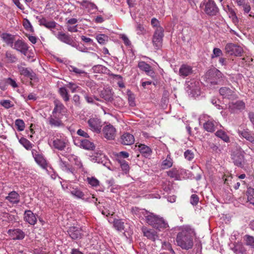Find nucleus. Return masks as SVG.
Segmentation results:
<instances>
[{"instance_id":"obj_19","label":"nucleus","mask_w":254,"mask_h":254,"mask_svg":"<svg viewBox=\"0 0 254 254\" xmlns=\"http://www.w3.org/2000/svg\"><path fill=\"white\" fill-rule=\"evenodd\" d=\"M239 134L243 137L245 138L247 140L252 143H254V133L249 131L248 129H244L242 131H239Z\"/></svg>"},{"instance_id":"obj_37","label":"nucleus","mask_w":254,"mask_h":254,"mask_svg":"<svg viewBox=\"0 0 254 254\" xmlns=\"http://www.w3.org/2000/svg\"><path fill=\"white\" fill-rule=\"evenodd\" d=\"M184 157L188 161H191L194 157V152L190 149H187L184 152Z\"/></svg>"},{"instance_id":"obj_17","label":"nucleus","mask_w":254,"mask_h":254,"mask_svg":"<svg viewBox=\"0 0 254 254\" xmlns=\"http://www.w3.org/2000/svg\"><path fill=\"white\" fill-rule=\"evenodd\" d=\"M18 68L21 75L29 77L31 80L36 78V74L32 70H30L27 68L21 66H18Z\"/></svg>"},{"instance_id":"obj_6","label":"nucleus","mask_w":254,"mask_h":254,"mask_svg":"<svg viewBox=\"0 0 254 254\" xmlns=\"http://www.w3.org/2000/svg\"><path fill=\"white\" fill-rule=\"evenodd\" d=\"M163 36L164 29L163 27H158L157 29H155L152 38V42L156 49H159L162 46Z\"/></svg>"},{"instance_id":"obj_45","label":"nucleus","mask_w":254,"mask_h":254,"mask_svg":"<svg viewBox=\"0 0 254 254\" xmlns=\"http://www.w3.org/2000/svg\"><path fill=\"white\" fill-rule=\"evenodd\" d=\"M227 6L228 8V12L230 14V17L232 18V19L233 21V22L234 23L238 22V18L233 9L229 7V5H227Z\"/></svg>"},{"instance_id":"obj_63","label":"nucleus","mask_w":254,"mask_h":254,"mask_svg":"<svg viewBox=\"0 0 254 254\" xmlns=\"http://www.w3.org/2000/svg\"><path fill=\"white\" fill-rule=\"evenodd\" d=\"M77 133L79 135L86 137V138H88L89 137V136L87 133H86V132H85L84 131H83V130H82L81 129H79L77 130Z\"/></svg>"},{"instance_id":"obj_35","label":"nucleus","mask_w":254,"mask_h":254,"mask_svg":"<svg viewBox=\"0 0 254 254\" xmlns=\"http://www.w3.org/2000/svg\"><path fill=\"white\" fill-rule=\"evenodd\" d=\"M186 173V170L183 169L176 170V180H181L182 179H184Z\"/></svg>"},{"instance_id":"obj_58","label":"nucleus","mask_w":254,"mask_h":254,"mask_svg":"<svg viewBox=\"0 0 254 254\" xmlns=\"http://www.w3.org/2000/svg\"><path fill=\"white\" fill-rule=\"evenodd\" d=\"M0 104L5 108L8 109L12 106L11 102L8 100H2L0 102Z\"/></svg>"},{"instance_id":"obj_57","label":"nucleus","mask_w":254,"mask_h":254,"mask_svg":"<svg viewBox=\"0 0 254 254\" xmlns=\"http://www.w3.org/2000/svg\"><path fill=\"white\" fill-rule=\"evenodd\" d=\"M60 166L63 170L69 172L71 171L69 168V164L68 163H66L65 162L63 161L62 160H61Z\"/></svg>"},{"instance_id":"obj_23","label":"nucleus","mask_w":254,"mask_h":254,"mask_svg":"<svg viewBox=\"0 0 254 254\" xmlns=\"http://www.w3.org/2000/svg\"><path fill=\"white\" fill-rule=\"evenodd\" d=\"M192 72V67L187 64H183L179 69V74L183 77L190 75Z\"/></svg>"},{"instance_id":"obj_61","label":"nucleus","mask_w":254,"mask_h":254,"mask_svg":"<svg viewBox=\"0 0 254 254\" xmlns=\"http://www.w3.org/2000/svg\"><path fill=\"white\" fill-rule=\"evenodd\" d=\"M151 24L152 26L156 28V29H157L158 27H162L160 25L159 21L155 18H153L151 20Z\"/></svg>"},{"instance_id":"obj_44","label":"nucleus","mask_w":254,"mask_h":254,"mask_svg":"<svg viewBox=\"0 0 254 254\" xmlns=\"http://www.w3.org/2000/svg\"><path fill=\"white\" fill-rule=\"evenodd\" d=\"M114 226L118 231H122L124 229V223L120 220H116L114 221Z\"/></svg>"},{"instance_id":"obj_7","label":"nucleus","mask_w":254,"mask_h":254,"mask_svg":"<svg viewBox=\"0 0 254 254\" xmlns=\"http://www.w3.org/2000/svg\"><path fill=\"white\" fill-rule=\"evenodd\" d=\"M225 51L227 54L235 56H240L243 52L241 47L233 43L227 44L225 47Z\"/></svg>"},{"instance_id":"obj_43","label":"nucleus","mask_w":254,"mask_h":254,"mask_svg":"<svg viewBox=\"0 0 254 254\" xmlns=\"http://www.w3.org/2000/svg\"><path fill=\"white\" fill-rule=\"evenodd\" d=\"M19 142L27 150L30 149L32 147L30 142L25 138H21Z\"/></svg>"},{"instance_id":"obj_18","label":"nucleus","mask_w":254,"mask_h":254,"mask_svg":"<svg viewBox=\"0 0 254 254\" xmlns=\"http://www.w3.org/2000/svg\"><path fill=\"white\" fill-rule=\"evenodd\" d=\"M100 97L107 102H112L113 100V93L111 89L106 88L101 91Z\"/></svg>"},{"instance_id":"obj_16","label":"nucleus","mask_w":254,"mask_h":254,"mask_svg":"<svg viewBox=\"0 0 254 254\" xmlns=\"http://www.w3.org/2000/svg\"><path fill=\"white\" fill-rule=\"evenodd\" d=\"M142 232L144 235L148 239H150L153 241L158 239V236L157 234V232L153 229H147L145 227L142 228Z\"/></svg>"},{"instance_id":"obj_47","label":"nucleus","mask_w":254,"mask_h":254,"mask_svg":"<svg viewBox=\"0 0 254 254\" xmlns=\"http://www.w3.org/2000/svg\"><path fill=\"white\" fill-rule=\"evenodd\" d=\"M15 126L18 130H23L25 127V124L22 120L17 119L15 121Z\"/></svg>"},{"instance_id":"obj_12","label":"nucleus","mask_w":254,"mask_h":254,"mask_svg":"<svg viewBox=\"0 0 254 254\" xmlns=\"http://www.w3.org/2000/svg\"><path fill=\"white\" fill-rule=\"evenodd\" d=\"M7 233L13 240H22L25 237L24 233L19 229L9 230Z\"/></svg>"},{"instance_id":"obj_39","label":"nucleus","mask_w":254,"mask_h":254,"mask_svg":"<svg viewBox=\"0 0 254 254\" xmlns=\"http://www.w3.org/2000/svg\"><path fill=\"white\" fill-rule=\"evenodd\" d=\"M253 61V59L249 57L243 58L240 59L239 65L245 66L249 65L250 63Z\"/></svg>"},{"instance_id":"obj_29","label":"nucleus","mask_w":254,"mask_h":254,"mask_svg":"<svg viewBox=\"0 0 254 254\" xmlns=\"http://www.w3.org/2000/svg\"><path fill=\"white\" fill-rule=\"evenodd\" d=\"M215 134L217 137L220 138L225 142L229 143L230 142L229 136L225 131L222 129L218 130L215 133Z\"/></svg>"},{"instance_id":"obj_22","label":"nucleus","mask_w":254,"mask_h":254,"mask_svg":"<svg viewBox=\"0 0 254 254\" xmlns=\"http://www.w3.org/2000/svg\"><path fill=\"white\" fill-rule=\"evenodd\" d=\"M57 37L62 42L74 46V45L72 44L73 41L69 35H66L63 32H59Z\"/></svg>"},{"instance_id":"obj_25","label":"nucleus","mask_w":254,"mask_h":254,"mask_svg":"<svg viewBox=\"0 0 254 254\" xmlns=\"http://www.w3.org/2000/svg\"><path fill=\"white\" fill-rule=\"evenodd\" d=\"M24 219L26 222L31 225H34L37 221L35 216L30 210L25 211Z\"/></svg>"},{"instance_id":"obj_56","label":"nucleus","mask_w":254,"mask_h":254,"mask_svg":"<svg viewBox=\"0 0 254 254\" xmlns=\"http://www.w3.org/2000/svg\"><path fill=\"white\" fill-rule=\"evenodd\" d=\"M136 31L138 34H144L146 33V30L143 25L140 24H137L136 26Z\"/></svg>"},{"instance_id":"obj_32","label":"nucleus","mask_w":254,"mask_h":254,"mask_svg":"<svg viewBox=\"0 0 254 254\" xmlns=\"http://www.w3.org/2000/svg\"><path fill=\"white\" fill-rule=\"evenodd\" d=\"M233 251L236 254H243L246 252V250L241 243H236L234 245V247L232 248Z\"/></svg>"},{"instance_id":"obj_9","label":"nucleus","mask_w":254,"mask_h":254,"mask_svg":"<svg viewBox=\"0 0 254 254\" xmlns=\"http://www.w3.org/2000/svg\"><path fill=\"white\" fill-rule=\"evenodd\" d=\"M116 130L115 128L111 125H107L103 129L104 136L108 140H113L116 136Z\"/></svg>"},{"instance_id":"obj_51","label":"nucleus","mask_w":254,"mask_h":254,"mask_svg":"<svg viewBox=\"0 0 254 254\" xmlns=\"http://www.w3.org/2000/svg\"><path fill=\"white\" fill-rule=\"evenodd\" d=\"M121 167L123 171L127 173L129 170V166L125 160H119Z\"/></svg>"},{"instance_id":"obj_1","label":"nucleus","mask_w":254,"mask_h":254,"mask_svg":"<svg viewBox=\"0 0 254 254\" xmlns=\"http://www.w3.org/2000/svg\"><path fill=\"white\" fill-rule=\"evenodd\" d=\"M176 240L178 246L182 249L188 250L193 246L194 231L189 226H184L179 229Z\"/></svg>"},{"instance_id":"obj_3","label":"nucleus","mask_w":254,"mask_h":254,"mask_svg":"<svg viewBox=\"0 0 254 254\" xmlns=\"http://www.w3.org/2000/svg\"><path fill=\"white\" fill-rule=\"evenodd\" d=\"M146 222L156 229L165 228L167 224L165 223L162 218L150 213L145 216Z\"/></svg>"},{"instance_id":"obj_60","label":"nucleus","mask_w":254,"mask_h":254,"mask_svg":"<svg viewBox=\"0 0 254 254\" xmlns=\"http://www.w3.org/2000/svg\"><path fill=\"white\" fill-rule=\"evenodd\" d=\"M81 4L83 6L90 7L92 8H93L96 6L94 3L91 2L87 0H83L81 2Z\"/></svg>"},{"instance_id":"obj_14","label":"nucleus","mask_w":254,"mask_h":254,"mask_svg":"<svg viewBox=\"0 0 254 254\" xmlns=\"http://www.w3.org/2000/svg\"><path fill=\"white\" fill-rule=\"evenodd\" d=\"M134 142V138L133 135L129 133H125L121 137V142L126 145H130Z\"/></svg>"},{"instance_id":"obj_49","label":"nucleus","mask_w":254,"mask_h":254,"mask_svg":"<svg viewBox=\"0 0 254 254\" xmlns=\"http://www.w3.org/2000/svg\"><path fill=\"white\" fill-rule=\"evenodd\" d=\"M5 57L11 63H14L17 60L16 57L9 51L6 52Z\"/></svg>"},{"instance_id":"obj_28","label":"nucleus","mask_w":254,"mask_h":254,"mask_svg":"<svg viewBox=\"0 0 254 254\" xmlns=\"http://www.w3.org/2000/svg\"><path fill=\"white\" fill-rule=\"evenodd\" d=\"M5 199L11 203L17 204L19 202V195L16 191H12L8 193Z\"/></svg>"},{"instance_id":"obj_31","label":"nucleus","mask_w":254,"mask_h":254,"mask_svg":"<svg viewBox=\"0 0 254 254\" xmlns=\"http://www.w3.org/2000/svg\"><path fill=\"white\" fill-rule=\"evenodd\" d=\"M49 122L50 125L55 127H60L63 125L62 121L58 118L56 116L53 114L49 118Z\"/></svg>"},{"instance_id":"obj_24","label":"nucleus","mask_w":254,"mask_h":254,"mask_svg":"<svg viewBox=\"0 0 254 254\" xmlns=\"http://www.w3.org/2000/svg\"><path fill=\"white\" fill-rule=\"evenodd\" d=\"M217 123L213 120H209L203 124V127L208 132H214L215 130Z\"/></svg>"},{"instance_id":"obj_15","label":"nucleus","mask_w":254,"mask_h":254,"mask_svg":"<svg viewBox=\"0 0 254 254\" xmlns=\"http://www.w3.org/2000/svg\"><path fill=\"white\" fill-rule=\"evenodd\" d=\"M244 154V151H243L238 152L234 155L233 160L235 165L238 167H242L243 166L245 160Z\"/></svg>"},{"instance_id":"obj_38","label":"nucleus","mask_w":254,"mask_h":254,"mask_svg":"<svg viewBox=\"0 0 254 254\" xmlns=\"http://www.w3.org/2000/svg\"><path fill=\"white\" fill-rule=\"evenodd\" d=\"M173 161L171 158L170 155H168L166 160L163 161L162 163V166L164 169L168 168L172 166Z\"/></svg>"},{"instance_id":"obj_48","label":"nucleus","mask_w":254,"mask_h":254,"mask_svg":"<svg viewBox=\"0 0 254 254\" xmlns=\"http://www.w3.org/2000/svg\"><path fill=\"white\" fill-rule=\"evenodd\" d=\"M223 55V53L221 49L218 48H215L213 50V53L211 55V58L214 59L221 56Z\"/></svg>"},{"instance_id":"obj_41","label":"nucleus","mask_w":254,"mask_h":254,"mask_svg":"<svg viewBox=\"0 0 254 254\" xmlns=\"http://www.w3.org/2000/svg\"><path fill=\"white\" fill-rule=\"evenodd\" d=\"M96 39L100 44H104L108 41L109 37L105 34H99L97 36Z\"/></svg>"},{"instance_id":"obj_59","label":"nucleus","mask_w":254,"mask_h":254,"mask_svg":"<svg viewBox=\"0 0 254 254\" xmlns=\"http://www.w3.org/2000/svg\"><path fill=\"white\" fill-rule=\"evenodd\" d=\"M66 87L70 88L72 93L75 92L78 88V86L76 84L72 82H69L68 84H66Z\"/></svg>"},{"instance_id":"obj_36","label":"nucleus","mask_w":254,"mask_h":254,"mask_svg":"<svg viewBox=\"0 0 254 254\" xmlns=\"http://www.w3.org/2000/svg\"><path fill=\"white\" fill-rule=\"evenodd\" d=\"M138 67L146 72H149L151 70V66L144 62H140L138 64Z\"/></svg>"},{"instance_id":"obj_42","label":"nucleus","mask_w":254,"mask_h":254,"mask_svg":"<svg viewBox=\"0 0 254 254\" xmlns=\"http://www.w3.org/2000/svg\"><path fill=\"white\" fill-rule=\"evenodd\" d=\"M71 193L78 198H81L84 199V194L81 191L78 189H73L71 191Z\"/></svg>"},{"instance_id":"obj_26","label":"nucleus","mask_w":254,"mask_h":254,"mask_svg":"<svg viewBox=\"0 0 254 254\" xmlns=\"http://www.w3.org/2000/svg\"><path fill=\"white\" fill-rule=\"evenodd\" d=\"M66 144L65 140L64 139L56 138L53 141V146L59 150H63L66 146Z\"/></svg>"},{"instance_id":"obj_5","label":"nucleus","mask_w":254,"mask_h":254,"mask_svg":"<svg viewBox=\"0 0 254 254\" xmlns=\"http://www.w3.org/2000/svg\"><path fill=\"white\" fill-rule=\"evenodd\" d=\"M186 89L188 94L193 97H197L200 94L199 83L194 79L186 82Z\"/></svg>"},{"instance_id":"obj_21","label":"nucleus","mask_w":254,"mask_h":254,"mask_svg":"<svg viewBox=\"0 0 254 254\" xmlns=\"http://www.w3.org/2000/svg\"><path fill=\"white\" fill-rule=\"evenodd\" d=\"M36 18L39 19V22L40 25L44 26L47 28H54L56 26V23L54 21H49L44 17L39 18L38 16H37Z\"/></svg>"},{"instance_id":"obj_34","label":"nucleus","mask_w":254,"mask_h":254,"mask_svg":"<svg viewBox=\"0 0 254 254\" xmlns=\"http://www.w3.org/2000/svg\"><path fill=\"white\" fill-rule=\"evenodd\" d=\"M59 93L65 102L69 101V95L68 93L67 90L65 87L60 88Z\"/></svg>"},{"instance_id":"obj_10","label":"nucleus","mask_w":254,"mask_h":254,"mask_svg":"<svg viewBox=\"0 0 254 254\" xmlns=\"http://www.w3.org/2000/svg\"><path fill=\"white\" fill-rule=\"evenodd\" d=\"M88 124L90 129L99 133L101 129V122L97 118H91L88 121Z\"/></svg>"},{"instance_id":"obj_64","label":"nucleus","mask_w":254,"mask_h":254,"mask_svg":"<svg viewBox=\"0 0 254 254\" xmlns=\"http://www.w3.org/2000/svg\"><path fill=\"white\" fill-rule=\"evenodd\" d=\"M243 6V9H244V11H245V13H249L251 9V6L250 5V4H245V3H244L243 5H242Z\"/></svg>"},{"instance_id":"obj_55","label":"nucleus","mask_w":254,"mask_h":254,"mask_svg":"<svg viewBox=\"0 0 254 254\" xmlns=\"http://www.w3.org/2000/svg\"><path fill=\"white\" fill-rule=\"evenodd\" d=\"M127 95H128V103H129V106H130L131 107L135 106V101H134L135 97H134L133 94L129 93V94H128Z\"/></svg>"},{"instance_id":"obj_11","label":"nucleus","mask_w":254,"mask_h":254,"mask_svg":"<svg viewBox=\"0 0 254 254\" xmlns=\"http://www.w3.org/2000/svg\"><path fill=\"white\" fill-rule=\"evenodd\" d=\"M82 230L80 228L72 226L70 227L67 230V233L72 240L80 239L82 237Z\"/></svg>"},{"instance_id":"obj_13","label":"nucleus","mask_w":254,"mask_h":254,"mask_svg":"<svg viewBox=\"0 0 254 254\" xmlns=\"http://www.w3.org/2000/svg\"><path fill=\"white\" fill-rule=\"evenodd\" d=\"M220 94L224 98L233 99L235 98V94L234 91L228 87H223L219 89Z\"/></svg>"},{"instance_id":"obj_54","label":"nucleus","mask_w":254,"mask_h":254,"mask_svg":"<svg viewBox=\"0 0 254 254\" xmlns=\"http://www.w3.org/2000/svg\"><path fill=\"white\" fill-rule=\"evenodd\" d=\"M4 81L6 83L10 85L13 88H16L18 86L15 81L10 77L5 79Z\"/></svg>"},{"instance_id":"obj_2","label":"nucleus","mask_w":254,"mask_h":254,"mask_svg":"<svg viewBox=\"0 0 254 254\" xmlns=\"http://www.w3.org/2000/svg\"><path fill=\"white\" fill-rule=\"evenodd\" d=\"M200 7L206 15L210 16L216 15L219 10L214 0H203Z\"/></svg>"},{"instance_id":"obj_8","label":"nucleus","mask_w":254,"mask_h":254,"mask_svg":"<svg viewBox=\"0 0 254 254\" xmlns=\"http://www.w3.org/2000/svg\"><path fill=\"white\" fill-rule=\"evenodd\" d=\"M12 48L25 56L27 55L29 48L27 44L23 40L20 39L14 42Z\"/></svg>"},{"instance_id":"obj_53","label":"nucleus","mask_w":254,"mask_h":254,"mask_svg":"<svg viewBox=\"0 0 254 254\" xmlns=\"http://www.w3.org/2000/svg\"><path fill=\"white\" fill-rule=\"evenodd\" d=\"M23 26L26 29H27L28 30H30L31 32L33 31V28L30 22H29V21L28 19H25L24 20Z\"/></svg>"},{"instance_id":"obj_52","label":"nucleus","mask_w":254,"mask_h":254,"mask_svg":"<svg viewBox=\"0 0 254 254\" xmlns=\"http://www.w3.org/2000/svg\"><path fill=\"white\" fill-rule=\"evenodd\" d=\"M87 180L88 183L93 187L98 186L99 184V181L94 177L88 178Z\"/></svg>"},{"instance_id":"obj_46","label":"nucleus","mask_w":254,"mask_h":254,"mask_svg":"<svg viewBox=\"0 0 254 254\" xmlns=\"http://www.w3.org/2000/svg\"><path fill=\"white\" fill-rule=\"evenodd\" d=\"M245 240L246 241V244L248 246L254 247V237L248 235H246L245 236Z\"/></svg>"},{"instance_id":"obj_40","label":"nucleus","mask_w":254,"mask_h":254,"mask_svg":"<svg viewBox=\"0 0 254 254\" xmlns=\"http://www.w3.org/2000/svg\"><path fill=\"white\" fill-rule=\"evenodd\" d=\"M64 109V105L59 101H56L55 102V107L53 111V114H55L57 112L61 113Z\"/></svg>"},{"instance_id":"obj_50","label":"nucleus","mask_w":254,"mask_h":254,"mask_svg":"<svg viewBox=\"0 0 254 254\" xmlns=\"http://www.w3.org/2000/svg\"><path fill=\"white\" fill-rule=\"evenodd\" d=\"M199 199L197 195L195 194H192L190 199V203L193 206L196 205L199 201Z\"/></svg>"},{"instance_id":"obj_27","label":"nucleus","mask_w":254,"mask_h":254,"mask_svg":"<svg viewBox=\"0 0 254 254\" xmlns=\"http://www.w3.org/2000/svg\"><path fill=\"white\" fill-rule=\"evenodd\" d=\"M229 105V108L233 110H241L244 109L245 108V103L243 101L241 100L237 101L235 102L230 103Z\"/></svg>"},{"instance_id":"obj_30","label":"nucleus","mask_w":254,"mask_h":254,"mask_svg":"<svg viewBox=\"0 0 254 254\" xmlns=\"http://www.w3.org/2000/svg\"><path fill=\"white\" fill-rule=\"evenodd\" d=\"M80 146L87 150H94L95 146L94 143L89 140L84 139L80 141Z\"/></svg>"},{"instance_id":"obj_33","label":"nucleus","mask_w":254,"mask_h":254,"mask_svg":"<svg viewBox=\"0 0 254 254\" xmlns=\"http://www.w3.org/2000/svg\"><path fill=\"white\" fill-rule=\"evenodd\" d=\"M138 149L140 153L143 154L145 156H149L152 152L151 149L144 144H140L138 146Z\"/></svg>"},{"instance_id":"obj_20","label":"nucleus","mask_w":254,"mask_h":254,"mask_svg":"<svg viewBox=\"0 0 254 254\" xmlns=\"http://www.w3.org/2000/svg\"><path fill=\"white\" fill-rule=\"evenodd\" d=\"M0 36L7 45H9L11 47H13L15 38L14 35L7 33H3L1 34Z\"/></svg>"},{"instance_id":"obj_4","label":"nucleus","mask_w":254,"mask_h":254,"mask_svg":"<svg viewBox=\"0 0 254 254\" xmlns=\"http://www.w3.org/2000/svg\"><path fill=\"white\" fill-rule=\"evenodd\" d=\"M222 77V73L215 68L208 70L205 75L206 81L213 85L217 84Z\"/></svg>"},{"instance_id":"obj_62","label":"nucleus","mask_w":254,"mask_h":254,"mask_svg":"<svg viewBox=\"0 0 254 254\" xmlns=\"http://www.w3.org/2000/svg\"><path fill=\"white\" fill-rule=\"evenodd\" d=\"M72 100L75 103L76 106H79L80 105V97L78 95H74L73 96Z\"/></svg>"}]
</instances>
